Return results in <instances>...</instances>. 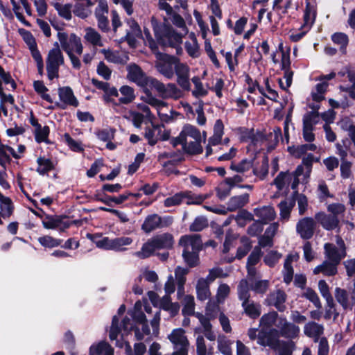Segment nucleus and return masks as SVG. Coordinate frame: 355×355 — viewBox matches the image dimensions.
Instances as JSON below:
<instances>
[{
    "mask_svg": "<svg viewBox=\"0 0 355 355\" xmlns=\"http://www.w3.org/2000/svg\"><path fill=\"white\" fill-rule=\"evenodd\" d=\"M254 215L258 218L259 222L267 224L273 220L277 216L276 211L272 206H262L253 210Z\"/></svg>",
    "mask_w": 355,
    "mask_h": 355,
    "instance_id": "19",
    "label": "nucleus"
},
{
    "mask_svg": "<svg viewBox=\"0 0 355 355\" xmlns=\"http://www.w3.org/2000/svg\"><path fill=\"white\" fill-rule=\"evenodd\" d=\"M29 48L31 51V54L34 60L37 62L39 72L42 73L43 69V60L40 51L36 47L35 40L33 37L30 36Z\"/></svg>",
    "mask_w": 355,
    "mask_h": 355,
    "instance_id": "51",
    "label": "nucleus"
},
{
    "mask_svg": "<svg viewBox=\"0 0 355 355\" xmlns=\"http://www.w3.org/2000/svg\"><path fill=\"white\" fill-rule=\"evenodd\" d=\"M0 200L1 216L3 218L9 217L12 213V206L10 198L1 196Z\"/></svg>",
    "mask_w": 355,
    "mask_h": 355,
    "instance_id": "61",
    "label": "nucleus"
},
{
    "mask_svg": "<svg viewBox=\"0 0 355 355\" xmlns=\"http://www.w3.org/2000/svg\"><path fill=\"white\" fill-rule=\"evenodd\" d=\"M128 24L130 28V31L127 33L126 37L128 43L131 44L135 42V40L132 38V35L140 37L141 35V31L135 20L130 19L128 21Z\"/></svg>",
    "mask_w": 355,
    "mask_h": 355,
    "instance_id": "58",
    "label": "nucleus"
},
{
    "mask_svg": "<svg viewBox=\"0 0 355 355\" xmlns=\"http://www.w3.org/2000/svg\"><path fill=\"white\" fill-rule=\"evenodd\" d=\"M278 314L275 311L270 312L262 315L259 320V326L269 329L277 320Z\"/></svg>",
    "mask_w": 355,
    "mask_h": 355,
    "instance_id": "52",
    "label": "nucleus"
},
{
    "mask_svg": "<svg viewBox=\"0 0 355 355\" xmlns=\"http://www.w3.org/2000/svg\"><path fill=\"white\" fill-rule=\"evenodd\" d=\"M315 219L321 224L323 228L327 230H331L336 228L339 223L337 216L327 215L324 213L315 214Z\"/></svg>",
    "mask_w": 355,
    "mask_h": 355,
    "instance_id": "25",
    "label": "nucleus"
},
{
    "mask_svg": "<svg viewBox=\"0 0 355 355\" xmlns=\"http://www.w3.org/2000/svg\"><path fill=\"white\" fill-rule=\"evenodd\" d=\"M201 133L195 126L186 124L183 126L178 139L182 142V148L189 154H198L202 151Z\"/></svg>",
    "mask_w": 355,
    "mask_h": 355,
    "instance_id": "2",
    "label": "nucleus"
},
{
    "mask_svg": "<svg viewBox=\"0 0 355 355\" xmlns=\"http://www.w3.org/2000/svg\"><path fill=\"white\" fill-rule=\"evenodd\" d=\"M241 245L238 248L236 258L240 259L245 257L252 248L250 239L246 236H242L240 239Z\"/></svg>",
    "mask_w": 355,
    "mask_h": 355,
    "instance_id": "59",
    "label": "nucleus"
},
{
    "mask_svg": "<svg viewBox=\"0 0 355 355\" xmlns=\"http://www.w3.org/2000/svg\"><path fill=\"white\" fill-rule=\"evenodd\" d=\"M37 163L38 164L37 171L40 175H44L53 169V164L49 159L40 157L37 158Z\"/></svg>",
    "mask_w": 355,
    "mask_h": 355,
    "instance_id": "55",
    "label": "nucleus"
},
{
    "mask_svg": "<svg viewBox=\"0 0 355 355\" xmlns=\"http://www.w3.org/2000/svg\"><path fill=\"white\" fill-rule=\"evenodd\" d=\"M250 290L251 284L250 285L248 280L242 279L240 281L237 288V294L238 297L241 302L250 300Z\"/></svg>",
    "mask_w": 355,
    "mask_h": 355,
    "instance_id": "44",
    "label": "nucleus"
},
{
    "mask_svg": "<svg viewBox=\"0 0 355 355\" xmlns=\"http://www.w3.org/2000/svg\"><path fill=\"white\" fill-rule=\"evenodd\" d=\"M277 327L279 329V334L286 338H295L299 335V327L288 322L286 318H280Z\"/></svg>",
    "mask_w": 355,
    "mask_h": 355,
    "instance_id": "18",
    "label": "nucleus"
},
{
    "mask_svg": "<svg viewBox=\"0 0 355 355\" xmlns=\"http://www.w3.org/2000/svg\"><path fill=\"white\" fill-rule=\"evenodd\" d=\"M249 202V194L244 193L240 196L232 197L227 205V211H234L245 206Z\"/></svg>",
    "mask_w": 355,
    "mask_h": 355,
    "instance_id": "32",
    "label": "nucleus"
},
{
    "mask_svg": "<svg viewBox=\"0 0 355 355\" xmlns=\"http://www.w3.org/2000/svg\"><path fill=\"white\" fill-rule=\"evenodd\" d=\"M296 198L297 202L299 214L302 216L305 214L308 208V200L307 198L303 194H299L297 191L293 194V198Z\"/></svg>",
    "mask_w": 355,
    "mask_h": 355,
    "instance_id": "62",
    "label": "nucleus"
},
{
    "mask_svg": "<svg viewBox=\"0 0 355 355\" xmlns=\"http://www.w3.org/2000/svg\"><path fill=\"white\" fill-rule=\"evenodd\" d=\"M244 313L252 319L257 318L261 313V306L259 303L248 300L241 302Z\"/></svg>",
    "mask_w": 355,
    "mask_h": 355,
    "instance_id": "27",
    "label": "nucleus"
},
{
    "mask_svg": "<svg viewBox=\"0 0 355 355\" xmlns=\"http://www.w3.org/2000/svg\"><path fill=\"white\" fill-rule=\"evenodd\" d=\"M316 222L311 217H304L296 224V232L303 239H311L315 232Z\"/></svg>",
    "mask_w": 355,
    "mask_h": 355,
    "instance_id": "15",
    "label": "nucleus"
},
{
    "mask_svg": "<svg viewBox=\"0 0 355 355\" xmlns=\"http://www.w3.org/2000/svg\"><path fill=\"white\" fill-rule=\"evenodd\" d=\"M230 169L237 172L238 173H241L243 175H249V177L252 175V162L250 160L243 159L239 163L232 162L230 166Z\"/></svg>",
    "mask_w": 355,
    "mask_h": 355,
    "instance_id": "37",
    "label": "nucleus"
},
{
    "mask_svg": "<svg viewBox=\"0 0 355 355\" xmlns=\"http://www.w3.org/2000/svg\"><path fill=\"white\" fill-rule=\"evenodd\" d=\"M155 37L163 46H171L176 49L177 54H181L182 49L180 44L183 34L176 33L171 26L161 25L154 26Z\"/></svg>",
    "mask_w": 355,
    "mask_h": 355,
    "instance_id": "3",
    "label": "nucleus"
},
{
    "mask_svg": "<svg viewBox=\"0 0 355 355\" xmlns=\"http://www.w3.org/2000/svg\"><path fill=\"white\" fill-rule=\"evenodd\" d=\"M194 85V89L192 91V94L196 98H201L208 94V91L203 87L200 79L198 76H194L191 78Z\"/></svg>",
    "mask_w": 355,
    "mask_h": 355,
    "instance_id": "53",
    "label": "nucleus"
},
{
    "mask_svg": "<svg viewBox=\"0 0 355 355\" xmlns=\"http://www.w3.org/2000/svg\"><path fill=\"white\" fill-rule=\"evenodd\" d=\"M144 101L157 110L160 120L164 123H171L179 115L178 112L168 109L166 102L157 99L151 94H147L144 98Z\"/></svg>",
    "mask_w": 355,
    "mask_h": 355,
    "instance_id": "5",
    "label": "nucleus"
},
{
    "mask_svg": "<svg viewBox=\"0 0 355 355\" xmlns=\"http://www.w3.org/2000/svg\"><path fill=\"white\" fill-rule=\"evenodd\" d=\"M295 205V199H286L282 200L277 205L279 209V220L282 223L290 220L291 211Z\"/></svg>",
    "mask_w": 355,
    "mask_h": 355,
    "instance_id": "22",
    "label": "nucleus"
},
{
    "mask_svg": "<svg viewBox=\"0 0 355 355\" xmlns=\"http://www.w3.org/2000/svg\"><path fill=\"white\" fill-rule=\"evenodd\" d=\"M337 263L326 260L313 269V274L318 275L322 273L326 276L335 275L337 273Z\"/></svg>",
    "mask_w": 355,
    "mask_h": 355,
    "instance_id": "31",
    "label": "nucleus"
},
{
    "mask_svg": "<svg viewBox=\"0 0 355 355\" xmlns=\"http://www.w3.org/2000/svg\"><path fill=\"white\" fill-rule=\"evenodd\" d=\"M189 270L182 267H177L175 270V277L178 284L177 295L180 300L184 293V284L186 282V275L188 274Z\"/></svg>",
    "mask_w": 355,
    "mask_h": 355,
    "instance_id": "29",
    "label": "nucleus"
},
{
    "mask_svg": "<svg viewBox=\"0 0 355 355\" xmlns=\"http://www.w3.org/2000/svg\"><path fill=\"white\" fill-rule=\"evenodd\" d=\"M196 295L198 300L205 301L211 296L209 284L204 278H200L196 286Z\"/></svg>",
    "mask_w": 355,
    "mask_h": 355,
    "instance_id": "33",
    "label": "nucleus"
},
{
    "mask_svg": "<svg viewBox=\"0 0 355 355\" xmlns=\"http://www.w3.org/2000/svg\"><path fill=\"white\" fill-rule=\"evenodd\" d=\"M179 245L183 248L182 257L189 267L198 264V252L202 250V242L199 234H189L181 236Z\"/></svg>",
    "mask_w": 355,
    "mask_h": 355,
    "instance_id": "1",
    "label": "nucleus"
},
{
    "mask_svg": "<svg viewBox=\"0 0 355 355\" xmlns=\"http://www.w3.org/2000/svg\"><path fill=\"white\" fill-rule=\"evenodd\" d=\"M150 81V87L154 88L163 98L178 99L183 95L182 92L174 83L166 85L155 78Z\"/></svg>",
    "mask_w": 355,
    "mask_h": 355,
    "instance_id": "9",
    "label": "nucleus"
},
{
    "mask_svg": "<svg viewBox=\"0 0 355 355\" xmlns=\"http://www.w3.org/2000/svg\"><path fill=\"white\" fill-rule=\"evenodd\" d=\"M119 92L122 95L119 98V102L123 104H128L132 103L135 98V91L130 86L124 85L119 89Z\"/></svg>",
    "mask_w": 355,
    "mask_h": 355,
    "instance_id": "48",
    "label": "nucleus"
},
{
    "mask_svg": "<svg viewBox=\"0 0 355 355\" xmlns=\"http://www.w3.org/2000/svg\"><path fill=\"white\" fill-rule=\"evenodd\" d=\"M332 41L340 46V49L343 53H346V47L348 44V37L343 33H336L331 36Z\"/></svg>",
    "mask_w": 355,
    "mask_h": 355,
    "instance_id": "57",
    "label": "nucleus"
},
{
    "mask_svg": "<svg viewBox=\"0 0 355 355\" xmlns=\"http://www.w3.org/2000/svg\"><path fill=\"white\" fill-rule=\"evenodd\" d=\"M327 87L328 83L327 82H321L317 84L315 89L311 92L313 100L316 102L322 101L324 98V94L326 92Z\"/></svg>",
    "mask_w": 355,
    "mask_h": 355,
    "instance_id": "56",
    "label": "nucleus"
},
{
    "mask_svg": "<svg viewBox=\"0 0 355 355\" xmlns=\"http://www.w3.org/2000/svg\"><path fill=\"white\" fill-rule=\"evenodd\" d=\"M285 301L286 294L282 291L278 290L270 295V304L275 306L279 311H284L285 310Z\"/></svg>",
    "mask_w": 355,
    "mask_h": 355,
    "instance_id": "39",
    "label": "nucleus"
},
{
    "mask_svg": "<svg viewBox=\"0 0 355 355\" xmlns=\"http://www.w3.org/2000/svg\"><path fill=\"white\" fill-rule=\"evenodd\" d=\"M196 352L198 355H214V347H207L204 338L198 336L196 339Z\"/></svg>",
    "mask_w": 355,
    "mask_h": 355,
    "instance_id": "50",
    "label": "nucleus"
},
{
    "mask_svg": "<svg viewBox=\"0 0 355 355\" xmlns=\"http://www.w3.org/2000/svg\"><path fill=\"white\" fill-rule=\"evenodd\" d=\"M184 193L183 192H179L173 196L166 198L164 200V205L165 207H171L175 206H179L184 202Z\"/></svg>",
    "mask_w": 355,
    "mask_h": 355,
    "instance_id": "60",
    "label": "nucleus"
},
{
    "mask_svg": "<svg viewBox=\"0 0 355 355\" xmlns=\"http://www.w3.org/2000/svg\"><path fill=\"white\" fill-rule=\"evenodd\" d=\"M101 53L104 55L105 58L108 62L115 64H125L129 59L126 53L117 51L102 49L101 50Z\"/></svg>",
    "mask_w": 355,
    "mask_h": 355,
    "instance_id": "24",
    "label": "nucleus"
},
{
    "mask_svg": "<svg viewBox=\"0 0 355 355\" xmlns=\"http://www.w3.org/2000/svg\"><path fill=\"white\" fill-rule=\"evenodd\" d=\"M335 297L344 309L352 310L355 304V291L347 292L344 289L336 288Z\"/></svg>",
    "mask_w": 355,
    "mask_h": 355,
    "instance_id": "17",
    "label": "nucleus"
},
{
    "mask_svg": "<svg viewBox=\"0 0 355 355\" xmlns=\"http://www.w3.org/2000/svg\"><path fill=\"white\" fill-rule=\"evenodd\" d=\"M218 343V349L221 352L223 355H232V351L231 346L232 345V342L229 340L227 337L223 335H220L217 339Z\"/></svg>",
    "mask_w": 355,
    "mask_h": 355,
    "instance_id": "49",
    "label": "nucleus"
},
{
    "mask_svg": "<svg viewBox=\"0 0 355 355\" xmlns=\"http://www.w3.org/2000/svg\"><path fill=\"white\" fill-rule=\"evenodd\" d=\"M46 62L48 78L53 80L58 77L59 68L64 64V58L58 42H55L54 47L49 51Z\"/></svg>",
    "mask_w": 355,
    "mask_h": 355,
    "instance_id": "4",
    "label": "nucleus"
},
{
    "mask_svg": "<svg viewBox=\"0 0 355 355\" xmlns=\"http://www.w3.org/2000/svg\"><path fill=\"white\" fill-rule=\"evenodd\" d=\"M132 243V239L128 236L113 238L112 250L122 252L127 250V246Z\"/></svg>",
    "mask_w": 355,
    "mask_h": 355,
    "instance_id": "47",
    "label": "nucleus"
},
{
    "mask_svg": "<svg viewBox=\"0 0 355 355\" xmlns=\"http://www.w3.org/2000/svg\"><path fill=\"white\" fill-rule=\"evenodd\" d=\"M174 71L177 76L176 81L179 86L184 90H190V69L189 66L178 60V62L175 64Z\"/></svg>",
    "mask_w": 355,
    "mask_h": 355,
    "instance_id": "16",
    "label": "nucleus"
},
{
    "mask_svg": "<svg viewBox=\"0 0 355 355\" xmlns=\"http://www.w3.org/2000/svg\"><path fill=\"white\" fill-rule=\"evenodd\" d=\"M10 153L15 159H19V155L17 152L10 146L7 145H0V165L6 168V165L10 164L11 159L8 153Z\"/></svg>",
    "mask_w": 355,
    "mask_h": 355,
    "instance_id": "34",
    "label": "nucleus"
},
{
    "mask_svg": "<svg viewBox=\"0 0 355 355\" xmlns=\"http://www.w3.org/2000/svg\"><path fill=\"white\" fill-rule=\"evenodd\" d=\"M316 6L314 2L306 1V8L304 14V25L311 26L316 17Z\"/></svg>",
    "mask_w": 355,
    "mask_h": 355,
    "instance_id": "38",
    "label": "nucleus"
},
{
    "mask_svg": "<svg viewBox=\"0 0 355 355\" xmlns=\"http://www.w3.org/2000/svg\"><path fill=\"white\" fill-rule=\"evenodd\" d=\"M230 293V288L227 284H221L219 285L216 292V302L209 301L206 306L207 315L209 318H214V315L212 312H217L219 311V306L218 304L223 303L225 300L228 297Z\"/></svg>",
    "mask_w": 355,
    "mask_h": 355,
    "instance_id": "13",
    "label": "nucleus"
},
{
    "mask_svg": "<svg viewBox=\"0 0 355 355\" xmlns=\"http://www.w3.org/2000/svg\"><path fill=\"white\" fill-rule=\"evenodd\" d=\"M303 331L306 336L313 338L315 342H318L324 333V327L314 321H310L304 324Z\"/></svg>",
    "mask_w": 355,
    "mask_h": 355,
    "instance_id": "21",
    "label": "nucleus"
},
{
    "mask_svg": "<svg viewBox=\"0 0 355 355\" xmlns=\"http://www.w3.org/2000/svg\"><path fill=\"white\" fill-rule=\"evenodd\" d=\"M98 5L94 10V15L97 20L98 27L103 32L110 30L107 14L109 11L107 0H97Z\"/></svg>",
    "mask_w": 355,
    "mask_h": 355,
    "instance_id": "11",
    "label": "nucleus"
},
{
    "mask_svg": "<svg viewBox=\"0 0 355 355\" xmlns=\"http://www.w3.org/2000/svg\"><path fill=\"white\" fill-rule=\"evenodd\" d=\"M90 355H113V349L106 342H101L90 347Z\"/></svg>",
    "mask_w": 355,
    "mask_h": 355,
    "instance_id": "43",
    "label": "nucleus"
},
{
    "mask_svg": "<svg viewBox=\"0 0 355 355\" xmlns=\"http://www.w3.org/2000/svg\"><path fill=\"white\" fill-rule=\"evenodd\" d=\"M172 219L171 218H162L158 214H153L148 215L144 220L141 229L146 233L157 229L162 228L169 225L171 223Z\"/></svg>",
    "mask_w": 355,
    "mask_h": 355,
    "instance_id": "12",
    "label": "nucleus"
},
{
    "mask_svg": "<svg viewBox=\"0 0 355 355\" xmlns=\"http://www.w3.org/2000/svg\"><path fill=\"white\" fill-rule=\"evenodd\" d=\"M162 132V127L159 125L152 124L145 128L144 136L150 146L155 145L159 140V135Z\"/></svg>",
    "mask_w": 355,
    "mask_h": 355,
    "instance_id": "30",
    "label": "nucleus"
},
{
    "mask_svg": "<svg viewBox=\"0 0 355 355\" xmlns=\"http://www.w3.org/2000/svg\"><path fill=\"white\" fill-rule=\"evenodd\" d=\"M291 178H292L291 173L281 172L275 178L273 184L279 191H282L289 186Z\"/></svg>",
    "mask_w": 355,
    "mask_h": 355,
    "instance_id": "46",
    "label": "nucleus"
},
{
    "mask_svg": "<svg viewBox=\"0 0 355 355\" xmlns=\"http://www.w3.org/2000/svg\"><path fill=\"white\" fill-rule=\"evenodd\" d=\"M299 259L297 254H291L287 256L284 266V281L286 284H289L293 277V268L292 263L296 262Z\"/></svg>",
    "mask_w": 355,
    "mask_h": 355,
    "instance_id": "28",
    "label": "nucleus"
},
{
    "mask_svg": "<svg viewBox=\"0 0 355 355\" xmlns=\"http://www.w3.org/2000/svg\"><path fill=\"white\" fill-rule=\"evenodd\" d=\"M183 299H182V304H183V309H182V313L184 315H193L194 313V309H195V302H194V297L192 295H183Z\"/></svg>",
    "mask_w": 355,
    "mask_h": 355,
    "instance_id": "54",
    "label": "nucleus"
},
{
    "mask_svg": "<svg viewBox=\"0 0 355 355\" xmlns=\"http://www.w3.org/2000/svg\"><path fill=\"white\" fill-rule=\"evenodd\" d=\"M38 242L45 248H53L59 246L62 240L55 239L51 236H43L38 238Z\"/></svg>",
    "mask_w": 355,
    "mask_h": 355,
    "instance_id": "63",
    "label": "nucleus"
},
{
    "mask_svg": "<svg viewBox=\"0 0 355 355\" xmlns=\"http://www.w3.org/2000/svg\"><path fill=\"white\" fill-rule=\"evenodd\" d=\"M157 249L170 248L173 245V236L169 233L158 234L153 237Z\"/></svg>",
    "mask_w": 355,
    "mask_h": 355,
    "instance_id": "36",
    "label": "nucleus"
},
{
    "mask_svg": "<svg viewBox=\"0 0 355 355\" xmlns=\"http://www.w3.org/2000/svg\"><path fill=\"white\" fill-rule=\"evenodd\" d=\"M168 339L173 346L172 355H188L189 342L183 329L178 328L173 329L168 335Z\"/></svg>",
    "mask_w": 355,
    "mask_h": 355,
    "instance_id": "6",
    "label": "nucleus"
},
{
    "mask_svg": "<svg viewBox=\"0 0 355 355\" xmlns=\"http://www.w3.org/2000/svg\"><path fill=\"white\" fill-rule=\"evenodd\" d=\"M84 39L94 46H103L102 37L97 31L92 27L85 28Z\"/></svg>",
    "mask_w": 355,
    "mask_h": 355,
    "instance_id": "35",
    "label": "nucleus"
},
{
    "mask_svg": "<svg viewBox=\"0 0 355 355\" xmlns=\"http://www.w3.org/2000/svg\"><path fill=\"white\" fill-rule=\"evenodd\" d=\"M224 134V125L220 119L216 120L214 126V134L209 139V144L217 146L221 143L222 137Z\"/></svg>",
    "mask_w": 355,
    "mask_h": 355,
    "instance_id": "41",
    "label": "nucleus"
},
{
    "mask_svg": "<svg viewBox=\"0 0 355 355\" xmlns=\"http://www.w3.org/2000/svg\"><path fill=\"white\" fill-rule=\"evenodd\" d=\"M189 37L190 41L185 42V49L191 57L197 58L199 56L200 52L196 37L193 33H191Z\"/></svg>",
    "mask_w": 355,
    "mask_h": 355,
    "instance_id": "42",
    "label": "nucleus"
},
{
    "mask_svg": "<svg viewBox=\"0 0 355 355\" xmlns=\"http://www.w3.org/2000/svg\"><path fill=\"white\" fill-rule=\"evenodd\" d=\"M59 97L64 104L61 105L62 109H64L66 105H71L75 107L78 105V100L74 96L72 89L69 87H64L59 89Z\"/></svg>",
    "mask_w": 355,
    "mask_h": 355,
    "instance_id": "23",
    "label": "nucleus"
},
{
    "mask_svg": "<svg viewBox=\"0 0 355 355\" xmlns=\"http://www.w3.org/2000/svg\"><path fill=\"white\" fill-rule=\"evenodd\" d=\"M58 38L61 48L67 54L76 53L81 55L83 51V46L81 39L74 33L69 35L64 32H58Z\"/></svg>",
    "mask_w": 355,
    "mask_h": 355,
    "instance_id": "7",
    "label": "nucleus"
},
{
    "mask_svg": "<svg viewBox=\"0 0 355 355\" xmlns=\"http://www.w3.org/2000/svg\"><path fill=\"white\" fill-rule=\"evenodd\" d=\"M282 343L279 339L278 331L275 329L261 328L258 332L257 343L261 346L277 350Z\"/></svg>",
    "mask_w": 355,
    "mask_h": 355,
    "instance_id": "10",
    "label": "nucleus"
},
{
    "mask_svg": "<svg viewBox=\"0 0 355 355\" xmlns=\"http://www.w3.org/2000/svg\"><path fill=\"white\" fill-rule=\"evenodd\" d=\"M324 255L327 260L334 262L338 265L346 256V251L338 248L332 243H325L324 245Z\"/></svg>",
    "mask_w": 355,
    "mask_h": 355,
    "instance_id": "20",
    "label": "nucleus"
},
{
    "mask_svg": "<svg viewBox=\"0 0 355 355\" xmlns=\"http://www.w3.org/2000/svg\"><path fill=\"white\" fill-rule=\"evenodd\" d=\"M127 78L139 86L148 85L150 87V80L153 78L148 77L142 69L136 64H130L127 67Z\"/></svg>",
    "mask_w": 355,
    "mask_h": 355,
    "instance_id": "14",
    "label": "nucleus"
},
{
    "mask_svg": "<svg viewBox=\"0 0 355 355\" xmlns=\"http://www.w3.org/2000/svg\"><path fill=\"white\" fill-rule=\"evenodd\" d=\"M157 60L155 62L157 70L164 77L171 79L174 76L175 64L178 59L166 54L157 53Z\"/></svg>",
    "mask_w": 355,
    "mask_h": 355,
    "instance_id": "8",
    "label": "nucleus"
},
{
    "mask_svg": "<svg viewBox=\"0 0 355 355\" xmlns=\"http://www.w3.org/2000/svg\"><path fill=\"white\" fill-rule=\"evenodd\" d=\"M156 250L158 249L152 238L143 245L140 251L136 252L135 254L141 259H145L153 254Z\"/></svg>",
    "mask_w": 355,
    "mask_h": 355,
    "instance_id": "45",
    "label": "nucleus"
},
{
    "mask_svg": "<svg viewBox=\"0 0 355 355\" xmlns=\"http://www.w3.org/2000/svg\"><path fill=\"white\" fill-rule=\"evenodd\" d=\"M158 306L166 311H168L171 316L175 315L180 309V306L178 303L171 302L169 295H164L160 300Z\"/></svg>",
    "mask_w": 355,
    "mask_h": 355,
    "instance_id": "40",
    "label": "nucleus"
},
{
    "mask_svg": "<svg viewBox=\"0 0 355 355\" xmlns=\"http://www.w3.org/2000/svg\"><path fill=\"white\" fill-rule=\"evenodd\" d=\"M65 218L62 216H52V215H46L44 217H42V223L43 227L46 229H56L63 225L64 227H68L69 226V223H63L62 219Z\"/></svg>",
    "mask_w": 355,
    "mask_h": 355,
    "instance_id": "26",
    "label": "nucleus"
},
{
    "mask_svg": "<svg viewBox=\"0 0 355 355\" xmlns=\"http://www.w3.org/2000/svg\"><path fill=\"white\" fill-rule=\"evenodd\" d=\"M320 121L317 112L312 111L306 113L303 117V125L313 128Z\"/></svg>",
    "mask_w": 355,
    "mask_h": 355,
    "instance_id": "64",
    "label": "nucleus"
}]
</instances>
